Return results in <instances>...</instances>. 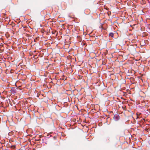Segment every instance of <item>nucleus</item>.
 Segmentation results:
<instances>
[{
  "mask_svg": "<svg viewBox=\"0 0 150 150\" xmlns=\"http://www.w3.org/2000/svg\"><path fill=\"white\" fill-rule=\"evenodd\" d=\"M113 119L116 121L118 120L119 119V116L117 115H115L113 117Z\"/></svg>",
  "mask_w": 150,
  "mask_h": 150,
  "instance_id": "nucleus-1",
  "label": "nucleus"
},
{
  "mask_svg": "<svg viewBox=\"0 0 150 150\" xmlns=\"http://www.w3.org/2000/svg\"><path fill=\"white\" fill-rule=\"evenodd\" d=\"M114 36V34L112 33H109V36L111 37H113Z\"/></svg>",
  "mask_w": 150,
  "mask_h": 150,
  "instance_id": "nucleus-2",
  "label": "nucleus"
},
{
  "mask_svg": "<svg viewBox=\"0 0 150 150\" xmlns=\"http://www.w3.org/2000/svg\"><path fill=\"white\" fill-rule=\"evenodd\" d=\"M140 114H141V113L139 112L137 113V118H139V116Z\"/></svg>",
  "mask_w": 150,
  "mask_h": 150,
  "instance_id": "nucleus-3",
  "label": "nucleus"
},
{
  "mask_svg": "<svg viewBox=\"0 0 150 150\" xmlns=\"http://www.w3.org/2000/svg\"><path fill=\"white\" fill-rule=\"evenodd\" d=\"M15 148V146H11V148L12 149H14Z\"/></svg>",
  "mask_w": 150,
  "mask_h": 150,
  "instance_id": "nucleus-4",
  "label": "nucleus"
},
{
  "mask_svg": "<svg viewBox=\"0 0 150 150\" xmlns=\"http://www.w3.org/2000/svg\"><path fill=\"white\" fill-rule=\"evenodd\" d=\"M12 133H13L12 132H11L8 133V134H9V135H11L12 134Z\"/></svg>",
  "mask_w": 150,
  "mask_h": 150,
  "instance_id": "nucleus-5",
  "label": "nucleus"
},
{
  "mask_svg": "<svg viewBox=\"0 0 150 150\" xmlns=\"http://www.w3.org/2000/svg\"><path fill=\"white\" fill-rule=\"evenodd\" d=\"M142 119L144 120V119L143 118Z\"/></svg>",
  "mask_w": 150,
  "mask_h": 150,
  "instance_id": "nucleus-6",
  "label": "nucleus"
}]
</instances>
